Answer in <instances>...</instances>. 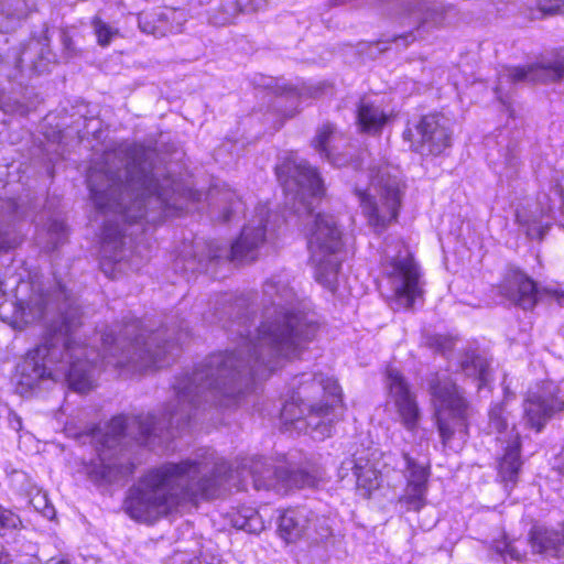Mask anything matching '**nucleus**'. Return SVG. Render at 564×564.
I'll use <instances>...</instances> for the list:
<instances>
[{
	"label": "nucleus",
	"instance_id": "obj_1",
	"mask_svg": "<svg viewBox=\"0 0 564 564\" xmlns=\"http://www.w3.org/2000/svg\"><path fill=\"white\" fill-rule=\"evenodd\" d=\"M224 312L230 316L223 327L232 340H239L234 350L207 356L192 373L174 384L175 398L170 401L160 419L152 414L127 417L115 416L102 430L94 433L98 463L90 476L106 482L118 481L132 473L116 454H109L126 436L140 445L153 446L175 437L184 431L200 409L228 408L238 402L257 380L267 379L284 359L296 357L316 335L318 325L299 308V302L288 274H275L262 289V321L250 337L248 303L237 297Z\"/></svg>",
	"mask_w": 564,
	"mask_h": 564
},
{
	"label": "nucleus",
	"instance_id": "obj_2",
	"mask_svg": "<svg viewBox=\"0 0 564 564\" xmlns=\"http://www.w3.org/2000/svg\"><path fill=\"white\" fill-rule=\"evenodd\" d=\"M158 154L140 144L122 142L107 149L88 171L94 206L126 223L156 224L184 208L189 191L155 165Z\"/></svg>",
	"mask_w": 564,
	"mask_h": 564
},
{
	"label": "nucleus",
	"instance_id": "obj_3",
	"mask_svg": "<svg viewBox=\"0 0 564 564\" xmlns=\"http://www.w3.org/2000/svg\"><path fill=\"white\" fill-rule=\"evenodd\" d=\"M229 470L214 451L202 449L147 473L130 488L124 510L134 520L154 522L183 501L215 498Z\"/></svg>",
	"mask_w": 564,
	"mask_h": 564
},
{
	"label": "nucleus",
	"instance_id": "obj_4",
	"mask_svg": "<svg viewBox=\"0 0 564 564\" xmlns=\"http://www.w3.org/2000/svg\"><path fill=\"white\" fill-rule=\"evenodd\" d=\"M56 297L64 299L57 307L59 321L50 327L43 341L19 365V383L32 390L50 379L66 382L72 390L86 393L95 387L100 354L76 339V330L82 325L79 306L67 297L62 286Z\"/></svg>",
	"mask_w": 564,
	"mask_h": 564
},
{
	"label": "nucleus",
	"instance_id": "obj_5",
	"mask_svg": "<svg viewBox=\"0 0 564 564\" xmlns=\"http://www.w3.org/2000/svg\"><path fill=\"white\" fill-rule=\"evenodd\" d=\"M275 173L294 212L311 218L307 246L315 264V279L324 288L335 292L340 268L338 252L343 248V232L333 215H312L313 200L324 194L319 173L306 160L295 155L288 156L279 164Z\"/></svg>",
	"mask_w": 564,
	"mask_h": 564
},
{
	"label": "nucleus",
	"instance_id": "obj_6",
	"mask_svg": "<svg viewBox=\"0 0 564 564\" xmlns=\"http://www.w3.org/2000/svg\"><path fill=\"white\" fill-rule=\"evenodd\" d=\"M291 394L281 409L286 429L323 441L341 419V391L337 381L323 373L304 372L290 383Z\"/></svg>",
	"mask_w": 564,
	"mask_h": 564
},
{
	"label": "nucleus",
	"instance_id": "obj_7",
	"mask_svg": "<svg viewBox=\"0 0 564 564\" xmlns=\"http://www.w3.org/2000/svg\"><path fill=\"white\" fill-rule=\"evenodd\" d=\"M188 336L187 325L155 330L145 341L141 322L130 318L120 327L119 333L110 330L101 337L102 362L116 368H131L143 371L152 367H161L169 349L181 345Z\"/></svg>",
	"mask_w": 564,
	"mask_h": 564
},
{
	"label": "nucleus",
	"instance_id": "obj_8",
	"mask_svg": "<svg viewBox=\"0 0 564 564\" xmlns=\"http://www.w3.org/2000/svg\"><path fill=\"white\" fill-rule=\"evenodd\" d=\"M355 178L352 193L368 225L384 229L397 219L401 206L399 178L391 174L388 165L358 171Z\"/></svg>",
	"mask_w": 564,
	"mask_h": 564
},
{
	"label": "nucleus",
	"instance_id": "obj_9",
	"mask_svg": "<svg viewBox=\"0 0 564 564\" xmlns=\"http://www.w3.org/2000/svg\"><path fill=\"white\" fill-rule=\"evenodd\" d=\"M267 219L268 210L260 207L256 217L243 227L240 237L230 247L218 241H209L202 247L197 245L195 256L198 258L200 268L212 276L220 278L217 271L218 265L256 260L258 249L265 241Z\"/></svg>",
	"mask_w": 564,
	"mask_h": 564
},
{
	"label": "nucleus",
	"instance_id": "obj_10",
	"mask_svg": "<svg viewBox=\"0 0 564 564\" xmlns=\"http://www.w3.org/2000/svg\"><path fill=\"white\" fill-rule=\"evenodd\" d=\"M427 383L443 444L447 445L455 435L465 438L470 409L456 383L445 372L432 373Z\"/></svg>",
	"mask_w": 564,
	"mask_h": 564
},
{
	"label": "nucleus",
	"instance_id": "obj_11",
	"mask_svg": "<svg viewBox=\"0 0 564 564\" xmlns=\"http://www.w3.org/2000/svg\"><path fill=\"white\" fill-rule=\"evenodd\" d=\"M564 78V47L525 66H505L498 72L495 88L497 98L507 104L505 94L512 85L521 83H554Z\"/></svg>",
	"mask_w": 564,
	"mask_h": 564
},
{
	"label": "nucleus",
	"instance_id": "obj_12",
	"mask_svg": "<svg viewBox=\"0 0 564 564\" xmlns=\"http://www.w3.org/2000/svg\"><path fill=\"white\" fill-rule=\"evenodd\" d=\"M489 427L499 434L498 440L507 443L499 460V476L506 484H516L521 466V443L514 425L509 429L508 413L503 404H495L489 411Z\"/></svg>",
	"mask_w": 564,
	"mask_h": 564
},
{
	"label": "nucleus",
	"instance_id": "obj_13",
	"mask_svg": "<svg viewBox=\"0 0 564 564\" xmlns=\"http://www.w3.org/2000/svg\"><path fill=\"white\" fill-rule=\"evenodd\" d=\"M523 411L525 424L541 432L555 414L564 411V395L560 386L553 381L538 383L529 390Z\"/></svg>",
	"mask_w": 564,
	"mask_h": 564
},
{
	"label": "nucleus",
	"instance_id": "obj_14",
	"mask_svg": "<svg viewBox=\"0 0 564 564\" xmlns=\"http://www.w3.org/2000/svg\"><path fill=\"white\" fill-rule=\"evenodd\" d=\"M384 273L399 306L411 308L423 294L420 269L412 256L393 257L386 264Z\"/></svg>",
	"mask_w": 564,
	"mask_h": 564
},
{
	"label": "nucleus",
	"instance_id": "obj_15",
	"mask_svg": "<svg viewBox=\"0 0 564 564\" xmlns=\"http://www.w3.org/2000/svg\"><path fill=\"white\" fill-rule=\"evenodd\" d=\"M446 122L440 115L423 116L417 123L403 132V137L414 152L436 156L451 145V132Z\"/></svg>",
	"mask_w": 564,
	"mask_h": 564
},
{
	"label": "nucleus",
	"instance_id": "obj_16",
	"mask_svg": "<svg viewBox=\"0 0 564 564\" xmlns=\"http://www.w3.org/2000/svg\"><path fill=\"white\" fill-rule=\"evenodd\" d=\"M261 459L251 466L253 486L257 490H274L276 494L284 495L292 489L313 488L318 482L315 475L302 469L282 466L274 469L264 468Z\"/></svg>",
	"mask_w": 564,
	"mask_h": 564
},
{
	"label": "nucleus",
	"instance_id": "obj_17",
	"mask_svg": "<svg viewBox=\"0 0 564 564\" xmlns=\"http://www.w3.org/2000/svg\"><path fill=\"white\" fill-rule=\"evenodd\" d=\"M401 469L405 471L406 486L399 502L408 511H419L426 505L429 470L406 453L401 455Z\"/></svg>",
	"mask_w": 564,
	"mask_h": 564
},
{
	"label": "nucleus",
	"instance_id": "obj_18",
	"mask_svg": "<svg viewBox=\"0 0 564 564\" xmlns=\"http://www.w3.org/2000/svg\"><path fill=\"white\" fill-rule=\"evenodd\" d=\"M555 198L560 200V209L564 214V185H556L550 193H544L539 196V213H528L527 210L517 213V220L521 226L525 227V232L529 238L539 240L544 238L550 228V223H543L542 218L552 215L555 207Z\"/></svg>",
	"mask_w": 564,
	"mask_h": 564
},
{
	"label": "nucleus",
	"instance_id": "obj_19",
	"mask_svg": "<svg viewBox=\"0 0 564 564\" xmlns=\"http://www.w3.org/2000/svg\"><path fill=\"white\" fill-rule=\"evenodd\" d=\"M188 20V13L184 9L159 8L149 12H142L138 17V24L143 33L154 37H163L183 31Z\"/></svg>",
	"mask_w": 564,
	"mask_h": 564
},
{
	"label": "nucleus",
	"instance_id": "obj_20",
	"mask_svg": "<svg viewBox=\"0 0 564 564\" xmlns=\"http://www.w3.org/2000/svg\"><path fill=\"white\" fill-rule=\"evenodd\" d=\"M387 377L397 413L404 427L413 431L421 417L415 395L410 391L408 382L397 369L389 368Z\"/></svg>",
	"mask_w": 564,
	"mask_h": 564
},
{
	"label": "nucleus",
	"instance_id": "obj_21",
	"mask_svg": "<svg viewBox=\"0 0 564 564\" xmlns=\"http://www.w3.org/2000/svg\"><path fill=\"white\" fill-rule=\"evenodd\" d=\"M501 293L523 310H531L549 290H539L533 280L520 270H510L507 274Z\"/></svg>",
	"mask_w": 564,
	"mask_h": 564
},
{
	"label": "nucleus",
	"instance_id": "obj_22",
	"mask_svg": "<svg viewBox=\"0 0 564 564\" xmlns=\"http://www.w3.org/2000/svg\"><path fill=\"white\" fill-rule=\"evenodd\" d=\"M48 305V294H45L40 285L22 283L18 286L17 318L26 324L40 321L45 316Z\"/></svg>",
	"mask_w": 564,
	"mask_h": 564
},
{
	"label": "nucleus",
	"instance_id": "obj_23",
	"mask_svg": "<svg viewBox=\"0 0 564 564\" xmlns=\"http://www.w3.org/2000/svg\"><path fill=\"white\" fill-rule=\"evenodd\" d=\"M344 141L336 128L327 122L317 128L316 135L312 140V147L334 166H346L351 160L350 151L339 152V145Z\"/></svg>",
	"mask_w": 564,
	"mask_h": 564
},
{
	"label": "nucleus",
	"instance_id": "obj_24",
	"mask_svg": "<svg viewBox=\"0 0 564 564\" xmlns=\"http://www.w3.org/2000/svg\"><path fill=\"white\" fill-rule=\"evenodd\" d=\"M263 0H249L241 4L239 0H198L205 7V14L214 25L231 23L239 13H253L260 10Z\"/></svg>",
	"mask_w": 564,
	"mask_h": 564
},
{
	"label": "nucleus",
	"instance_id": "obj_25",
	"mask_svg": "<svg viewBox=\"0 0 564 564\" xmlns=\"http://www.w3.org/2000/svg\"><path fill=\"white\" fill-rule=\"evenodd\" d=\"M18 209L19 205L14 198L0 197V250L13 249L22 241L14 224Z\"/></svg>",
	"mask_w": 564,
	"mask_h": 564
},
{
	"label": "nucleus",
	"instance_id": "obj_26",
	"mask_svg": "<svg viewBox=\"0 0 564 564\" xmlns=\"http://www.w3.org/2000/svg\"><path fill=\"white\" fill-rule=\"evenodd\" d=\"M311 516H313V511L305 507L285 510L279 519L280 535L286 542L296 541L305 535L306 530L311 529Z\"/></svg>",
	"mask_w": 564,
	"mask_h": 564
},
{
	"label": "nucleus",
	"instance_id": "obj_27",
	"mask_svg": "<svg viewBox=\"0 0 564 564\" xmlns=\"http://www.w3.org/2000/svg\"><path fill=\"white\" fill-rule=\"evenodd\" d=\"M124 231L120 225L108 219L101 232V254L105 260L120 263L124 259Z\"/></svg>",
	"mask_w": 564,
	"mask_h": 564
},
{
	"label": "nucleus",
	"instance_id": "obj_28",
	"mask_svg": "<svg viewBox=\"0 0 564 564\" xmlns=\"http://www.w3.org/2000/svg\"><path fill=\"white\" fill-rule=\"evenodd\" d=\"M348 465L351 466L356 477L357 494L368 499L372 492L380 487V475L369 459L364 457L350 459Z\"/></svg>",
	"mask_w": 564,
	"mask_h": 564
},
{
	"label": "nucleus",
	"instance_id": "obj_29",
	"mask_svg": "<svg viewBox=\"0 0 564 564\" xmlns=\"http://www.w3.org/2000/svg\"><path fill=\"white\" fill-rule=\"evenodd\" d=\"M453 10L452 7L445 8L441 3L430 1L416 2L414 7L406 9L413 21L419 24V28L425 24H432L434 26L445 24L447 15Z\"/></svg>",
	"mask_w": 564,
	"mask_h": 564
},
{
	"label": "nucleus",
	"instance_id": "obj_30",
	"mask_svg": "<svg viewBox=\"0 0 564 564\" xmlns=\"http://www.w3.org/2000/svg\"><path fill=\"white\" fill-rule=\"evenodd\" d=\"M530 543L536 553L560 557L564 554L562 530L555 531L535 527L530 532Z\"/></svg>",
	"mask_w": 564,
	"mask_h": 564
},
{
	"label": "nucleus",
	"instance_id": "obj_31",
	"mask_svg": "<svg viewBox=\"0 0 564 564\" xmlns=\"http://www.w3.org/2000/svg\"><path fill=\"white\" fill-rule=\"evenodd\" d=\"M387 115L367 99H361L357 107V124L362 132L377 133L386 124Z\"/></svg>",
	"mask_w": 564,
	"mask_h": 564
},
{
	"label": "nucleus",
	"instance_id": "obj_32",
	"mask_svg": "<svg viewBox=\"0 0 564 564\" xmlns=\"http://www.w3.org/2000/svg\"><path fill=\"white\" fill-rule=\"evenodd\" d=\"M460 370L466 377L477 382L478 389L487 386L491 378L487 359L477 355L475 351H467L463 356Z\"/></svg>",
	"mask_w": 564,
	"mask_h": 564
},
{
	"label": "nucleus",
	"instance_id": "obj_33",
	"mask_svg": "<svg viewBox=\"0 0 564 564\" xmlns=\"http://www.w3.org/2000/svg\"><path fill=\"white\" fill-rule=\"evenodd\" d=\"M310 525L311 529L306 530L305 535L314 542L319 543L332 536V527L327 517L313 512Z\"/></svg>",
	"mask_w": 564,
	"mask_h": 564
},
{
	"label": "nucleus",
	"instance_id": "obj_34",
	"mask_svg": "<svg viewBox=\"0 0 564 564\" xmlns=\"http://www.w3.org/2000/svg\"><path fill=\"white\" fill-rule=\"evenodd\" d=\"M46 236V241H40L39 243H42L46 251H54L67 239V229L65 224L56 219L51 220L47 225Z\"/></svg>",
	"mask_w": 564,
	"mask_h": 564
},
{
	"label": "nucleus",
	"instance_id": "obj_35",
	"mask_svg": "<svg viewBox=\"0 0 564 564\" xmlns=\"http://www.w3.org/2000/svg\"><path fill=\"white\" fill-rule=\"evenodd\" d=\"M22 520L18 513L0 505V536L4 538L21 530Z\"/></svg>",
	"mask_w": 564,
	"mask_h": 564
},
{
	"label": "nucleus",
	"instance_id": "obj_36",
	"mask_svg": "<svg viewBox=\"0 0 564 564\" xmlns=\"http://www.w3.org/2000/svg\"><path fill=\"white\" fill-rule=\"evenodd\" d=\"M91 25L97 36V42L101 46H108L111 40L119 34L118 29L109 25L97 17L94 18Z\"/></svg>",
	"mask_w": 564,
	"mask_h": 564
},
{
	"label": "nucleus",
	"instance_id": "obj_37",
	"mask_svg": "<svg viewBox=\"0 0 564 564\" xmlns=\"http://www.w3.org/2000/svg\"><path fill=\"white\" fill-rule=\"evenodd\" d=\"M223 199L228 204L223 213V221H230L236 214L243 213L245 204L236 196L235 192L225 193Z\"/></svg>",
	"mask_w": 564,
	"mask_h": 564
},
{
	"label": "nucleus",
	"instance_id": "obj_38",
	"mask_svg": "<svg viewBox=\"0 0 564 564\" xmlns=\"http://www.w3.org/2000/svg\"><path fill=\"white\" fill-rule=\"evenodd\" d=\"M0 109L6 113L25 116L29 107L11 96L0 93Z\"/></svg>",
	"mask_w": 564,
	"mask_h": 564
},
{
	"label": "nucleus",
	"instance_id": "obj_39",
	"mask_svg": "<svg viewBox=\"0 0 564 564\" xmlns=\"http://www.w3.org/2000/svg\"><path fill=\"white\" fill-rule=\"evenodd\" d=\"M495 550L505 560L507 557L516 561H520L523 556V552L519 550L516 543L508 541L507 539L499 540L495 543Z\"/></svg>",
	"mask_w": 564,
	"mask_h": 564
},
{
	"label": "nucleus",
	"instance_id": "obj_40",
	"mask_svg": "<svg viewBox=\"0 0 564 564\" xmlns=\"http://www.w3.org/2000/svg\"><path fill=\"white\" fill-rule=\"evenodd\" d=\"M239 527L248 532L258 533L264 529V523L256 510H247L243 516V522Z\"/></svg>",
	"mask_w": 564,
	"mask_h": 564
},
{
	"label": "nucleus",
	"instance_id": "obj_41",
	"mask_svg": "<svg viewBox=\"0 0 564 564\" xmlns=\"http://www.w3.org/2000/svg\"><path fill=\"white\" fill-rule=\"evenodd\" d=\"M426 345L435 351L445 355L453 349L454 340L443 335H431L426 338Z\"/></svg>",
	"mask_w": 564,
	"mask_h": 564
},
{
	"label": "nucleus",
	"instance_id": "obj_42",
	"mask_svg": "<svg viewBox=\"0 0 564 564\" xmlns=\"http://www.w3.org/2000/svg\"><path fill=\"white\" fill-rule=\"evenodd\" d=\"M538 4L541 12L554 14L564 6V0H539Z\"/></svg>",
	"mask_w": 564,
	"mask_h": 564
},
{
	"label": "nucleus",
	"instance_id": "obj_43",
	"mask_svg": "<svg viewBox=\"0 0 564 564\" xmlns=\"http://www.w3.org/2000/svg\"><path fill=\"white\" fill-rule=\"evenodd\" d=\"M414 35L412 33L394 36L392 42H394L398 46L406 47L410 42L414 41Z\"/></svg>",
	"mask_w": 564,
	"mask_h": 564
},
{
	"label": "nucleus",
	"instance_id": "obj_44",
	"mask_svg": "<svg viewBox=\"0 0 564 564\" xmlns=\"http://www.w3.org/2000/svg\"><path fill=\"white\" fill-rule=\"evenodd\" d=\"M505 164L511 169L516 167L518 164V154L512 150L506 154Z\"/></svg>",
	"mask_w": 564,
	"mask_h": 564
},
{
	"label": "nucleus",
	"instance_id": "obj_45",
	"mask_svg": "<svg viewBox=\"0 0 564 564\" xmlns=\"http://www.w3.org/2000/svg\"><path fill=\"white\" fill-rule=\"evenodd\" d=\"M11 555L6 551L3 546H0V564H11Z\"/></svg>",
	"mask_w": 564,
	"mask_h": 564
},
{
	"label": "nucleus",
	"instance_id": "obj_46",
	"mask_svg": "<svg viewBox=\"0 0 564 564\" xmlns=\"http://www.w3.org/2000/svg\"><path fill=\"white\" fill-rule=\"evenodd\" d=\"M11 184L9 182H4L0 178V191H4V194H8L10 191L7 189Z\"/></svg>",
	"mask_w": 564,
	"mask_h": 564
},
{
	"label": "nucleus",
	"instance_id": "obj_47",
	"mask_svg": "<svg viewBox=\"0 0 564 564\" xmlns=\"http://www.w3.org/2000/svg\"><path fill=\"white\" fill-rule=\"evenodd\" d=\"M281 90V94H293V95H297L296 93V89L295 88H292V87H281L279 88Z\"/></svg>",
	"mask_w": 564,
	"mask_h": 564
},
{
	"label": "nucleus",
	"instance_id": "obj_48",
	"mask_svg": "<svg viewBox=\"0 0 564 564\" xmlns=\"http://www.w3.org/2000/svg\"><path fill=\"white\" fill-rule=\"evenodd\" d=\"M387 43H388V41H379L376 43V47L378 48L379 52H383L387 50V46H386Z\"/></svg>",
	"mask_w": 564,
	"mask_h": 564
},
{
	"label": "nucleus",
	"instance_id": "obj_49",
	"mask_svg": "<svg viewBox=\"0 0 564 564\" xmlns=\"http://www.w3.org/2000/svg\"><path fill=\"white\" fill-rule=\"evenodd\" d=\"M48 564H70L68 560H50Z\"/></svg>",
	"mask_w": 564,
	"mask_h": 564
},
{
	"label": "nucleus",
	"instance_id": "obj_50",
	"mask_svg": "<svg viewBox=\"0 0 564 564\" xmlns=\"http://www.w3.org/2000/svg\"><path fill=\"white\" fill-rule=\"evenodd\" d=\"M64 44H65L66 48H69V46H70V40H69L68 37H65V39H64Z\"/></svg>",
	"mask_w": 564,
	"mask_h": 564
},
{
	"label": "nucleus",
	"instance_id": "obj_51",
	"mask_svg": "<svg viewBox=\"0 0 564 564\" xmlns=\"http://www.w3.org/2000/svg\"><path fill=\"white\" fill-rule=\"evenodd\" d=\"M0 294L3 295L4 294V291L2 289V282L0 281Z\"/></svg>",
	"mask_w": 564,
	"mask_h": 564
},
{
	"label": "nucleus",
	"instance_id": "obj_52",
	"mask_svg": "<svg viewBox=\"0 0 564 564\" xmlns=\"http://www.w3.org/2000/svg\"><path fill=\"white\" fill-rule=\"evenodd\" d=\"M561 459L564 462V446H563V449L561 452Z\"/></svg>",
	"mask_w": 564,
	"mask_h": 564
},
{
	"label": "nucleus",
	"instance_id": "obj_53",
	"mask_svg": "<svg viewBox=\"0 0 564 564\" xmlns=\"http://www.w3.org/2000/svg\"><path fill=\"white\" fill-rule=\"evenodd\" d=\"M562 541H563V550H564V528L562 529Z\"/></svg>",
	"mask_w": 564,
	"mask_h": 564
}]
</instances>
